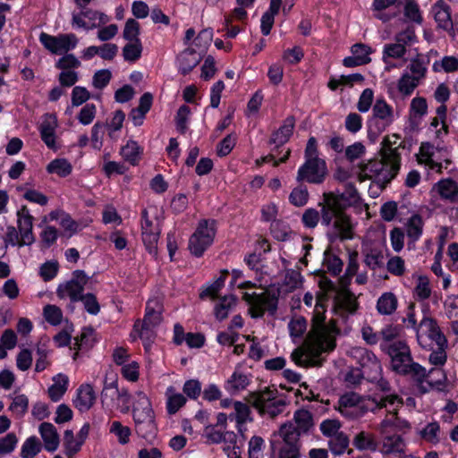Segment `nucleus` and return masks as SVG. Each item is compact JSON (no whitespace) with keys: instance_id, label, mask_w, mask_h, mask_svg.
<instances>
[{"instance_id":"47","label":"nucleus","mask_w":458,"mask_h":458,"mask_svg":"<svg viewBox=\"0 0 458 458\" xmlns=\"http://www.w3.org/2000/svg\"><path fill=\"white\" fill-rule=\"evenodd\" d=\"M234 420L238 423H247L253 420L250 406L241 401L233 402Z\"/></svg>"},{"instance_id":"32","label":"nucleus","mask_w":458,"mask_h":458,"mask_svg":"<svg viewBox=\"0 0 458 458\" xmlns=\"http://www.w3.org/2000/svg\"><path fill=\"white\" fill-rule=\"evenodd\" d=\"M53 380L54 384L48 388V395L53 402H58L68 388L69 378L64 374H58Z\"/></svg>"},{"instance_id":"54","label":"nucleus","mask_w":458,"mask_h":458,"mask_svg":"<svg viewBox=\"0 0 458 458\" xmlns=\"http://www.w3.org/2000/svg\"><path fill=\"white\" fill-rule=\"evenodd\" d=\"M81 66L80 60L73 54H64L55 63V67L62 71H72V69H77Z\"/></svg>"},{"instance_id":"40","label":"nucleus","mask_w":458,"mask_h":458,"mask_svg":"<svg viewBox=\"0 0 458 458\" xmlns=\"http://www.w3.org/2000/svg\"><path fill=\"white\" fill-rule=\"evenodd\" d=\"M435 72H454L458 71V56L445 55L441 60L435 61L432 65Z\"/></svg>"},{"instance_id":"23","label":"nucleus","mask_w":458,"mask_h":458,"mask_svg":"<svg viewBox=\"0 0 458 458\" xmlns=\"http://www.w3.org/2000/svg\"><path fill=\"white\" fill-rule=\"evenodd\" d=\"M294 126L295 118L292 115L286 117L283 124L272 133L269 143L276 147L285 144L293 135Z\"/></svg>"},{"instance_id":"38","label":"nucleus","mask_w":458,"mask_h":458,"mask_svg":"<svg viewBox=\"0 0 458 458\" xmlns=\"http://www.w3.org/2000/svg\"><path fill=\"white\" fill-rule=\"evenodd\" d=\"M167 402L166 409L169 414L176 413L180 408L186 403V398L182 394L174 392V389L170 386L167 388Z\"/></svg>"},{"instance_id":"62","label":"nucleus","mask_w":458,"mask_h":458,"mask_svg":"<svg viewBox=\"0 0 458 458\" xmlns=\"http://www.w3.org/2000/svg\"><path fill=\"white\" fill-rule=\"evenodd\" d=\"M302 283L301 273L294 269H287L284 279V284L290 291L299 288Z\"/></svg>"},{"instance_id":"64","label":"nucleus","mask_w":458,"mask_h":458,"mask_svg":"<svg viewBox=\"0 0 458 458\" xmlns=\"http://www.w3.org/2000/svg\"><path fill=\"white\" fill-rule=\"evenodd\" d=\"M440 427L437 422L428 423L421 431L420 436L423 439L430 443H437L439 441Z\"/></svg>"},{"instance_id":"63","label":"nucleus","mask_w":458,"mask_h":458,"mask_svg":"<svg viewBox=\"0 0 458 458\" xmlns=\"http://www.w3.org/2000/svg\"><path fill=\"white\" fill-rule=\"evenodd\" d=\"M80 301L83 303L84 309L90 315H98L100 311V305L97 297L93 293H86L81 296Z\"/></svg>"},{"instance_id":"39","label":"nucleus","mask_w":458,"mask_h":458,"mask_svg":"<svg viewBox=\"0 0 458 458\" xmlns=\"http://www.w3.org/2000/svg\"><path fill=\"white\" fill-rule=\"evenodd\" d=\"M141 149L134 140H129L125 146L121 148V155L123 159L132 165H137L140 158Z\"/></svg>"},{"instance_id":"2","label":"nucleus","mask_w":458,"mask_h":458,"mask_svg":"<svg viewBox=\"0 0 458 458\" xmlns=\"http://www.w3.org/2000/svg\"><path fill=\"white\" fill-rule=\"evenodd\" d=\"M387 354L391 357V366L394 371L398 374L409 376L416 383V386L420 394L428 393L440 381L432 383L428 377L434 369L427 372L426 369L418 362L413 361L410 347L403 341L393 342L386 347Z\"/></svg>"},{"instance_id":"4","label":"nucleus","mask_w":458,"mask_h":458,"mask_svg":"<svg viewBox=\"0 0 458 458\" xmlns=\"http://www.w3.org/2000/svg\"><path fill=\"white\" fill-rule=\"evenodd\" d=\"M132 417L136 434L145 439L152 438L157 431L155 413L146 394L138 393V398L133 405Z\"/></svg>"},{"instance_id":"17","label":"nucleus","mask_w":458,"mask_h":458,"mask_svg":"<svg viewBox=\"0 0 458 458\" xmlns=\"http://www.w3.org/2000/svg\"><path fill=\"white\" fill-rule=\"evenodd\" d=\"M313 426L312 414L304 409L297 410L293 414V419L282 424L280 427H286L293 429V432L298 435V439L302 434H307Z\"/></svg>"},{"instance_id":"34","label":"nucleus","mask_w":458,"mask_h":458,"mask_svg":"<svg viewBox=\"0 0 458 458\" xmlns=\"http://www.w3.org/2000/svg\"><path fill=\"white\" fill-rule=\"evenodd\" d=\"M349 443L348 436L341 431L339 434L328 439V448L334 455L339 456L346 452Z\"/></svg>"},{"instance_id":"33","label":"nucleus","mask_w":458,"mask_h":458,"mask_svg":"<svg viewBox=\"0 0 458 458\" xmlns=\"http://www.w3.org/2000/svg\"><path fill=\"white\" fill-rule=\"evenodd\" d=\"M423 225V220L418 214L412 215L408 219L405 225L406 234L411 242H415L420 239L422 234Z\"/></svg>"},{"instance_id":"60","label":"nucleus","mask_w":458,"mask_h":458,"mask_svg":"<svg viewBox=\"0 0 458 458\" xmlns=\"http://www.w3.org/2000/svg\"><path fill=\"white\" fill-rule=\"evenodd\" d=\"M446 349L447 346H438L428 349L431 352L428 356V361L430 364L435 366H443L447 360Z\"/></svg>"},{"instance_id":"13","label":"nucleus","mask_w":458,"mask_h":458,"mask_svg":"<svg viewBox=\"0 0 458 458\" xmlns=\"http://www.w3.org/2000/svg\"><path fill=\"white\" fill-rule=\"evenodd\" d=\"M39 42L51 54L64 55L77 47L79 39L73 33L53 36L46 32H41L39 35Z\"/></svg>"},{"instance_id":"11","label":"nucleus","mask_w":458,"mask_h":458,"mask_svg":"<svg viewBox=\"0 0 458 458\" xmlns=\"http://www.w3.org/2000/svg\"><path fill=\"white\" fill-rule=\"evenodd\" d=\"M216 234V221L202 220L189 240V250L196 256L200 257L211 245Z\"/></svg>"},{"instance_id":"28","label":"nucleus","mask_w":458,"mask_h":458,"mask_svg":"<svg viewBox=\"0 0 458 458\" xmlns=\"http://www.w3.org/2000/svg\"><path fill=\"white\" fill-rule=\"evenodd\" d=\"M57 126L56 119L49 115L40 125V136L44 143L52 149L55 148V129Z\"/></svg>"},{"instance_id":"10","label":"nucleus","mask_w":458,"mask_h":458,"mask_svg":"<svg viewBox=\"0 0 458 458\" xmlns=\"http://www.w3.org/2000/svg\"><path fill=\"white\" fill-rule=\"evenodd\" d=\"M417 341L423 349L447 346V339L436 319L423 318L417 331Z\"/></svg>"},{"instance_id":"6","label":"nucleus","mask_w":458,"mask_h":458,"mask_svg":"<svg viewBox=\"0 0 458 458\" xmlns=\"http://www.w3.org/2000/svg\"><path fill=\"white\" fill-rule=\"evenodd\" d=\"M250 402L261 416L267 415L271 419L282 413L286 406V401L277 395V390L268 387L251 393Z\"/></svg>"},{"instance_id":"36","label":"nucleus","mask_w":458,"mask_h":458,"mask_svg":"<svg viewBox=\"0 0 458 458\" xmlns=\"http://www.w3.org/2000/svg\"><path fill=\"white\" fill-rule=\"evenodd\" d=\"M353 445L358 450H377V443L372 434L361 431L358 433L353 438Z\"/></svg>"},{"instance_id":"51","label":"nucleus","mask_w":458,"mask_h":458,"mask_svg":"<svg viewBox=\"0 0 458 458\" xmlns=\"http://www.w3.org/2000/svg\"><path fill=\"white\" fill-rule=\"evenodd\" d=\"M109 430L117 437L118 442L121 445L129 443L130 436L131 434L129 427L123 426L120 421L115 420L112 422Z\"/></svg>"},{"instance_id":"57","label":"nucleus","mask_w":458,"mask_h":458,"mask_svg":"<svg viewBox=\"0 0 458 458\" xmlns=\"http://www.w3.org/2000/svg\"><path fill=\"white\" fill-rule=\"evenodd\" d=\"M288 328L291 337L301 338L307 329V321L302 317L293 318L288 324Z\"/></svg>"},{"instance_id":"45","label":"nucleus","mask_w":458,"mask_h":458,"mask_svg":"<svg viewBox=\"0 0 458 458\" xmlns=\"http://www.w3.org/2000/svg\"><path fill=\"white\" fill-rule=\"evenodd\" d=\"M341 287L337 294V300L344 309L352 313L357 309L354 295L347 289V286L341 285Z\"/></svg>"},{"instance_id":"26","label":"nucleus","mask_w":458,"mask_h":458,"mask_svg":"<svg viewBox=\"0 0 458 458\" xmlns=\"http://www.w3.org/2000/svg\"><path fill=\"white\" fill-rule=\"evenodd\" d=\"M200 55L192 48H187L177 57L179 72L186 75L200 62Z\"/></svg>"},{"instance_id":"30","label":"nucleus","mask_w":458,"mask_h":458,"mask_svg":"<svg viewBox=\"0 0 458 458\" xmlns=\"http://www.w3.org/2000/svg\"><path fill=\"white\" fill-rule=\"evenodd\" d=\"M435 21L440 28L445 30L454 29V23L451 18V12L448 5L443 2H438L433 6Z\"/></svg>"},{"instance_id":"41","label":"nucleus","mask_w":458,"mask_h":458,"mask_svg":"<svg viewBox=\"0 0 458 458\" xmlns=\"http://www.w3.org/2000/svg\"><path fill=\"white\" fill-rule=\"evenodd\" d=\"M47 171L49 174H56L61 177H66L72 173V166L68 160L56 158L47 165Z\"/></svg>"},{"instance_id":"59","label":"nucleus","mask_w":458,"mask_h":458,"mask_svg":"<svg viewBox=\"0 0 458 458\" xmlns=\"http://www.w3.org/2000/svg\"><path fill=\"white\" fill-rule=\"evenodd\" d=\"M124 119H125V114L122 110H116L114 113V115H113L110 123H108L106 124V126L109 130L108 136L112 140L116 139L114 132L118 131L122 129L123 123Z\"/></svg>"},{"instance_id":"20","label":"nucleus","mask_w":458,"mask_h":458,"mask_svg":"<svg viewBox=\"0 0 458 458\" xmlns=\"http://www.w3.org/2000/svg\"><path fill=\"white\" fill-rule=\"evenodd\" d=\"M379 452L383 455L394 454H404L406 443L403 437L398 434H387L382 436Z\"/></svg>"},{"instance_id":"37","label":"nucleus","mask_w":458,"mask_h":458,"mask_svg":"<svg viewBox=\"0 0 458 458\" xmlns=\"http://www.w3.org/2000/svg\"><path fill=\"white\" fill-rule=\"evenodd\" d=\"M349 354L360 364L361 369L366 367L367 364L377 359L371 351L360 346L351 348Z\"/></svg>"},{"instance_id":"31","label":"nucleus","mask_w":458,"mask_h":458,"mask_svg":"<svg viewBox=\"0 0 458 458\" xmlns=\"http://www.w3.org/2000/svg\"><path fill=\"white\" fill-rule=\"evenodd\" d=\"M398 300L394 293L386 292L377 301V310L380 315H392L397 309Z\"/></svg>"},{"instance_id":"7","label":"nucleus","mask_w":458,"mask_h":458,"mask_svg":"<svg viewBox=\"0 0 458 458\" xmlns=\"http://www.w3.org/2000/svg\"><path fill=\"white\" fill-rule=\"evenodd\" d=\"M393 144H396V140L392 142L388 138H386L383 151L384 162H375L367 167L369 172L377 175L382 174L384 180L387 182L394 179L400 169L401 156L398 149L401 144L397 147H393Z\"/></svg>"},{"instance_id":"56","label":"nucleus","mask_w":458,"mask_h":458,"mask_svg":"<svg viewBox=\"0 0 458 458\" xmlns=\"http://www.w3.org/2000/svg\"><path fill=\"white\" fill-rule=\"evenodd\" d=\"M341 427L337 420H325L320 423L319 429L324 437L331 438L341 432Z\"/></svg>"},{"instance_id":"8","label":"nucleus","mask_w":458,"mask_h":458,"mask_svg":"<svg viewBox=\"0 0 458 458\" xmlns=\"http://www.w3.org/2000/svg\"><path fill=\"white\" fill-rule=\"evenodd\" d=\"M395 120L393 107L383 98H377L372 114L367 121L369 137H378Z\"/></svg>"},{"instance_id":"55","label":"nucleus","mask_w":458,"mask_h":458,"mask_svg":"<svg viewBox=\"0 0 458 458\" xmlns=\"http://www.w3.org/2000/svg\"><path fill=\"white\" fill-rule=\"evenodd\" d=\"M29 399L25 394H20L13 398L9 410L17 417H22L28 411Z\"/></svg>"},{"instance_id":"12","label":"nucleus","mask_w":458,"mask_h":458,"mask_svg":"<svg viewBox=\"0 0 458 458\" xmlns=\"http://www.w3.org/2000/svg\"><path fill=\"white\" fill-rule=\"evenodd\" d=\"M243 300L250 305V312L252 318H261L266 311L275 314L277 310L278 297L270 292L244 293Z\"/></svg>"},{"instance_id":"15","label":"nucleus","mask_w":458,"mask_h":458,"mask_svg":"<svg viewBox=\"0 0 458 458\" xmlns=\"http://www.w3.org/2000/svg\"><path fill=\"white\" fill-rule=\"evenodd\" d=\"M161 229L158 223H153L147 210L141 214V236L143 243L149 254L156 256L157 253V242Z\"/></svg>"},{"instance_id":"18","label":"nucleus","mask_w":458,"mask_h":458,"mask_svg":"<svg viewBox=\"0 0 458 458\" xmlns=\"http://www.w3.org/2000/svg\"><path fill=\"white\" fill-rule=\"evenodd\" d=\"M373 402L375 403V407L377 408H388L393 407V411H394V428L397 430H404L411 428L410 423L397 417V409L402 407L403 401L396 394H388L381 397L380 399L373 398Z\"/></svg>"},{"instance_id":"44","label":"nucleus","mask_w":458,"mask_h":458,"mask_svg":"<svg viewBox=\"0 0 458 458\" xmlns=\"http://www.w3.org/2000/svg\"><path fill=\"white\" fill-rule=\"evenodd\" d=\"M236 299L233 295L224 296L215 307V315L218 320H224L228 317L229 311L235 305Z\"/></svg>"},{"instance_id":"58","label":"nucleus","mask_w":458,"mask_h":458,"mask_svg":"<svg viewBox=\"0 0 458 458\" xmlns=\"http://www.w3.org/2000/svg\"><path fill=\"white\" fill-rule=\"evenodd\" d=\"M363 377L368 381H374L378 379L379 374L382 373L381 364L378 359L367 364L362 369H360Z\"/></svg>"},{"instance_id":"50","label":"nucleus","mask_w":458,"mask_h":458,"mask_svg":"<svg viewBox=\"0 0 458 458\" xmlns=\"http://www.w3.org/2000/svg\"><path fill=\"white\" fill-rule=\"evenodd\" d=\"M309 200V191L305 186H299L294 188L290 195L289 201L295 207H303Z\"/></svg>"},{"instance_id":"14","label":"nucleus","mask_w":458,"mask_h":458,"mask_svg":"<svg viewBox=\"0 0 458 458\" xmlns=\"http://www.w3.org/2000/svg\"><path fill=\"white\" fill-rule=\"evenodd\" d=\"M327 174V167L324 159H308L297 172V182H307L313 184L322 183Z\"/></svg>"},{"instance_id":"35","label":"nucleus","mask_w":458,"mask_h":458,"mask_svg":"<svg viewBox=\"0 0 458 458\" xmlns=\"http://www.w3.org/2000/svg\"><path fill=\"white\" fill-rule=\"evenodd\" d=\"M429 63L428 58L418 55L411 60L408 66L411 73L410 76L420 81L426 76L427 65Z\"/></svg>"},{"instance_id":"9","label":"nucleus","mask_w":458,"mask_h":458,"mask_svg":"<svg viewBox=\"0 0 458 458\" xmlns=\"http://www.w3.org/2000/svg\"><path fill=\"white\" fill-rule=\"evenodd\" d=\"M370 406L367 400L354 392L341 395L337 403V411L348 420H357L363 417L369 411H374L375 403Z\"/></svg>"},{"instance_id":"43","label":"nucleus","mask_w":458,"mask_h":458,"mask_svg":"<svg viewBox=\"0 0 458 458\" xmlns=\"http://www.w3.org/2000/svg\"><path fill=\"white\" fill-rule=\"evenodd\" d=\"M358 256L357 251L349 252V261L345 274L339 279L341 285L348 286L351 278L357 274L359 269Z\"/></svg>"},{"instance_id":"3","label":"nucleus","mask_w":458,"mask_h":458,"mask_svg":"<svg viewBox=\"0 0 458 458\" xmlns=\"http://www.w3.org/2000/svg\"><path fill=\"white\" fill-rule=\"evenodd\" d=\"M321 208V225L327 228L326 235L330 242L353 238V226L344 206L334 193H325Z\"/></svg>"},{"instance_id":"25","label":"nucleus","mask_w":458,"mask_h":458,"mask_svg":"<svg viewBox=\"0 0 458 458\" xmlns=\"http://www.w3.org/2000/svg\"><path fill=\"white\" fill-rule=\"evenodd\" d=\"M250 383L249 375L235 369L230 377L225 382L224 387L230 394H236L244 390Z\"/></svg>"},{"instance_id":"1","label":"nucleus","mask_w":458,"mask_h":458,"mask_svg":"<svg viewBox=\"0 0 458 458\" xmlns=\"http://www.w3.org/2000/svg\"><path fill=\"white\" fill-rule=\"evenodd\" d=\"M338 333L335 321L326 323L325 309L317 304L312 318V326L301 348L292 353L293 360L298 365L321 366L320 355L335 347V335Z\"/></svg>"},{"instance_id":"27","label":"nucleus","mask_w":458,"mask_h":458,"mask_svg":"<svg viewBox=\"0 0 458 458\" xmlns=\"http://www.w3.org/2000/svg\"><path fill=\"white\" fill-rule=\"evenodd\" d=\"M162 320V307L157 299L148 300L146 305V313L143 325L152 327H157Z\"/></svg>"},{"instance_id":"22","label":"nucleus","mask_w":458,"mask_h":458,"mask_svg":"<svg viewBox=\"0 0 458 458\" xmlns=\"http://www.w3.org/2000/svg\"><path fill=\"white\" fill-rule=\"evenodd\" d=\"M432 191L437 192L442 199L451 203L458 202V183L453 179H442L437 182Z\"/></svg>"},{"instance_id":"16","label":"nucleus","mask_w":458,"mask_h":458,"mask_svg":"<svg viewBox=\"0 0 458 458\" xmlns=\"http://www.w3.org/2000/svg\"><path fill=\"white\" fill-rule=\"evenodd\" d=\"M374 17L383 22L389 21L401 13V0H374Z\"/></svg>"},{"instance_id":"48","label":"nucleus","mask_w":458,"mask_h":458,"mask_svg":"<svg viewBox=\"0 0 458 458\" xmlns=\"http://www.w3.org/2000/svg\"><path fill=\"white\" fill-rule=\"evenodd\" d=\"M420 81L410 76L409 72H404L398 81L399 92L407 97L410 96L418 87Z\"/></svg>"},{"instance_id":"61","label":"nucleus","mask_w":458,"mask_h":458,"mask_svg":"<svg viewBox=\"0 0 458 458\" xmlns=\"http://www.w3.org/2000/svg\"><path fill=\"white\" fill-rule=\"evenodd\" d=\"M374 99V92L371 89H365L358 100L357 109L360 113H367L370 108H372V103Z\"/></svg>"},{"instance_id":"49","label":"nucleus","mask_w":458,"mask_h":458,"mask_svg":"<svg viewBox=\"0 0 458 458\" xmlns=\"http://www.w3.org/2000/svg\"><path fill=\"white\" fill-rule=\"evenodd\" d=\"M140 23L134 19H128L125 22L123 37L129 42H141L140 38Z\"/></svg>"},{"instance_id":"19","label":"nucleus","mask_w":458,"mask_h":458,"mask_svg":"<svg viewBox=\"0 0 458 458\" xmlns=\"http://www.w3.org/2000/svg\"><path fill=\"white\" fill-rule=\"evenodd\" d=\"M362 255L364 264L371 270L382 268L385 264L383 248L373 243L363 245Z\"/></svg>"},{"instance_id":"5","label":"nucleus","mask_w":458,"mask_h":458,"mask_svg":"<svg viewBox=\"0 0 458 458\" xmlns=\"http://www.w3.org/2000/svg\"><path fill=\"white\" fill-rule=\"evenodd\" d=\"M273 458H300L301 444L298 435L286 427H280L269 440Z\"/></svg>"},{"instance_id":"46","label":"nucleus","mask_w":458,"mask_h":458,"mask_svg":"<svg viewBox=\"0 0 458 458\" xmlns=\"http://www.w3.org/2000/svg\"><path fill=\"white\" fill-rule=\"evenodd\" d=\"M142 44L141 42H128L123 47V59L127 62L134 63L139 60L141 56L142 53Z\"/></svg>"},{"instance_id":"29","label":"nucleus","mask_w":458,"mask_h":458,"mask_svg":"<svg viewBox=\"0 0 458 458\" xmlns=\"http://www.w3.org/2000/svg\"><path fill=\"white\" fill-rule=\"evenodd\" d=\"M83 288L73 281L60 284L56 289V294L61 299L69 298L72 303L80 301L83 295Z\"/></svg>"},{"instance_id":"53","label":"nucleus","mask_w":458,"mask_h":458,"mask_svg":"<svg viewBox=\"0 0 458 458\" xmlns=\"http://www.w3.org/2000/svg\"><path fill=\"white\" fill-rule=\"evenodd\" d=\"M319 220H321V211H318L316 208H307L301 216V223L304 227L309 229L315 228Z\"/></svg>"},{"instance_id":"21","label":"nucleus","mask_w":458,"mask_h":458,"mask_svg":"<svg viewBox=\"0 0 458 458\" xmlns=\"http://www.w3.org/2000/svg\"><path fill=\"white\" fill-rule=\"evenodd\" d=\"M96 401V394L89 384H83L77 389L73 404L81 412L89 411Z\"/></svg>"},{"instance_id":"52","label":"nucleus","mask_w":458,"mask_h":458,"mask_svg":"<svg viewBox=\"0 0 458 458\" xmlns=\"http://www.w3.org/2000/svg\"><path fill=\"white\" fill-rule=\"evenodd\" d=\"M264 447L265 441L261 437L253 436L250 437L248 444L249 458H262Z\"/></svg>"},{"instance_id":"24","label":"nucleus","mask_w":458,"mask_h":458,"mask_svg":"<svg viewBox=\"0 0 458 458\" xmlns=\"http://www.w3.org/2000/svg\"><path fill=\"white\" fill-rule=\"evenodd\" d=\"M38 431L43 439L45 449L48 452L57 450L60 438L55 427L52 423L42 422L39 425Z\"/></svg>"},{"instance_id":"42","label":"nucleus","mask_w":458,"mask_h":458,"mask_svg":"<svg viewBox=\"0 0 458 458\" xmlns=\"http://www.w3.org/2000/svg\"><path fill=\"white\" fill-rule=\"evenodd\" d=\"M41 451V443L39 439L35 437H28L21 445V458H34Z\"/></svg>"}]
</instances>
